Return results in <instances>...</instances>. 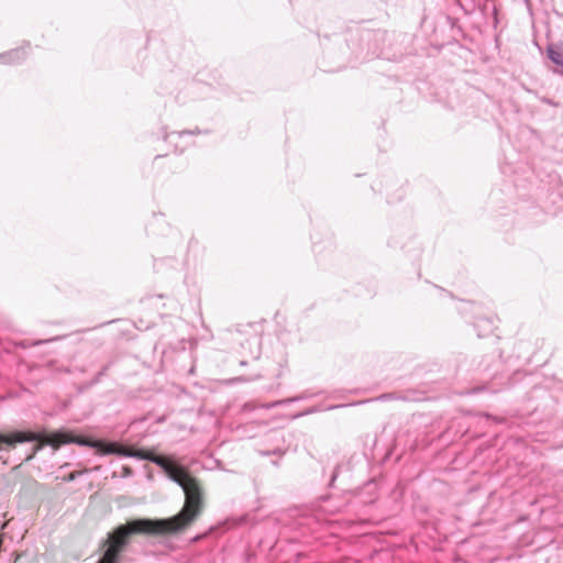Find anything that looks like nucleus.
I'll use <instances>...</instances> for the list:
<instances>
[{
    "label": "nucleus",
    "instance_id": "obj_1",
    "mask_svg": "<svg viewBox=\"0 0 563 563\" xmlns=\"http://www.w3.org/2000/svg\"><path fill=\"white\" fill-rule=\"evenodd\" d=\"M25 442H41L32 448L25 461L32 460L45 445H51L57 450L63 444L76 443L81 446L93 448L102 455L113 454L150 461L159 466L170 481L183 488L186 500L183 509L177 515L166 519H134L126 525L119 526L103 542L106 550L97 563H118L120 553L125 549L129 537L133 533L152 536L176 533L188 527L201 512L202 490L198 481L184 466L163 455L124 448L115 442L75 435L63 430L52 433L16 430L9 433L0 432V459L3 457L2 453L9 452L16 444Z\"/></svg>",
    "mask_w": 563,
    "mask_h": 563
},
{
    "label": "nucleus",
    "instance_id": "obj_2",
    "mask_svg": "<svg viewBox=\"0 0 563 563\" xmlns=\"http://www.w3.org/2000/svg\"><path fill=\"white\" fill-rule=\"evenodd\" d=\"M549 59L560 67L556 71L563 75V42L559 44H551L547 48Z\"/></svg>",
    "mask_w": 563,
    "mask_h": 563
},
{
    "label": "nucleus",
    "instance_id": "obj_3",
    "mask_svg": "<svg viewBox=\"0 0 563 563\" xmlns=\"http://www.w3.org/2000/svg\"><path fill=\"white\" fill-rule=\"evenodd\" d=\"M25 51L24 48H15L12 51H9L7 53L0 54V63L1 64H15L20 60L25 58Z\"/></svg>",
    "mask_w": 563,
    "mask_h": 563
},
{
    "label": "nucleus",
    "instance_id": "obj_4",
    "mask_svg": "<svg viewBox=\"0 0 563 563\" xmlns=\"http://www.w3.org/2000/svg\"><path fill=\"white\" fill-rule=\"evenodd\" d=\"M295 400H297V398H288V399H284V400H277V401H273V402L263 405V408L272 409V408H275V407L284 405V404L292 402Z\"/></svg>",
    "mask_w": 563,
    "mask_h": 563
},
{
    "label": "nucleus",
    "instance_id": "obj_5",
    "mask_svg": "<svg viewBox=\"0 0 563 563\" xmlns=\"http://www.w3.org/2000/svg\"><path fill=\"white\" fill-rule=\"evenodd\" d=\"M393 398V395L391 394H384L377 398H375L374 400H386V399H391ZM373 399H371L369 401H372Z\"/></svg>",
    "mask_w": 563,
    "mask_h": 563
},
{
    "label": "nucleus",
    "instance_id": "obj_6",
    "mask_svg": "<svg viewBox=\"0 0 563 563\" xmlns=\"http://www.w3.org/2000/svg\"><path fill=\"white\" fill-rule=\"evenodd\" d=\"M58 339H59V338H54V339L45 340V341L41 340V341L35 342L34 344H35V345H40V344H44V343H46V342L55 341V340H58Z\"/></svg>",
    "mask_w": 563,
    "mask_h": 563
},
{
    "label": "nucleus",
    "instance_id": "obj_7",
    "mask_svg": "<svg viewBox=\"0 0 563 563\" xmlns=\"http://www.w3.org/2000/svg\"><path fill=\"white\" fill-rule=\"evenodd\" d=\"M76 478V474L75 473H70L67 477V481H74Z\"/></svg>",
    "mask_w": 563,
    "mask_h": 563
},
{
    "label": "nucleus",
    "instance_id": "obj_8",
    "mask_svg": "<svg viewBox=\"0 0 563 563\" xmlns=\"http://www.w3.org/2000/svg\"><path fill=\"white\" fill-rule=\"evenodd\" d=\"M194 132L192 131H183L179 133V135H183V134H192Z\"/></svg>",
    "mask_w": 563,
    "mask_h": 563
},
{
    "label": "nucleus",
    "instance_id": "obj_9",
    "mask_svg": "<svg viewBox=\"0 0 563 563\" xmlns=\"http://www.w3.org/2000/svg\"><path fill=\"white\" fill-rule=\"evenodd\" d=\"M479 322H487V323H489V321H488V320L482 319V320H478V321H477L476 325H478V324H479Z\"/></svg>",
    "mask_w": 563,
    "mask_h": 563
},
{
    "label": "nucleus",
    "instance_id": "obj_10",
    "mask_svg": "<svg viewBox=\"0 0 563 563\" xmlns=\"http://www.w3.org/2000/svg\"><path fill=\"white\" fill-rule=\"evenodd\" d=\"M125 473H126L128 475H130V474H131V471H130L129 468H125Z\"/></svg>",
    "mask_w": 563,
    "mask_h": 563
}]
</instances>
